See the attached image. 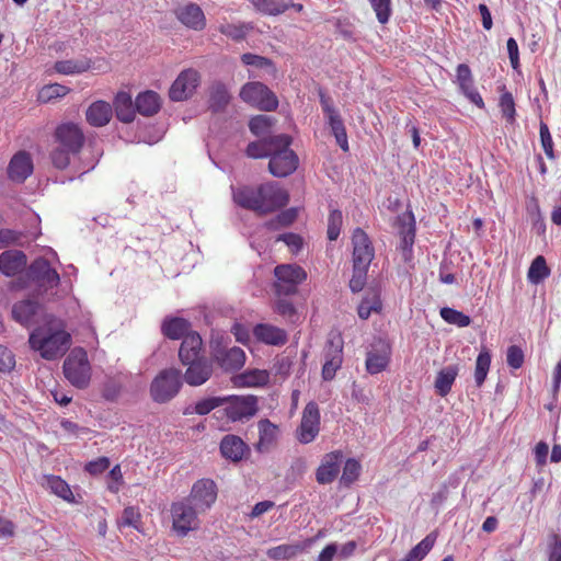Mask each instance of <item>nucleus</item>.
<instances>
[{
  "mask_svg": "<svg viewBox=\"0 0 561 561\" xmlns=\"http://www.w3.org/2000/svg\"><path fill=\"white\" fill-rule=\"evenodd\" d=\"M162 102L160 95L152 91L146 90L140 92L135 100L137 113L142 116H153L161 108Z\"/></svg>",
  "mask_w": 561,
  "mask_h": 561,
  "instance_id": "30",
  "label": "nucleus"
},
{
  "mask_svg": "<svg viewBox=\"0 0 561 561\" xmlns=\"http://www.w3.org/2000/svg\"><path fill=\"white\" fill-rule=\"evenodd\" d=\"M187 366L182 381L184 380L192 387L204 385L213 375V365L206 358H201L192 363L184 364Z\"/></svg>",
  "mask_w": 561,
  "mask_h": 561,
  "instance_id": "22",
  "label": "nucleus"
},
{
  "mask_svg": "<svg viewBox=\"0 0 561 561\" xmlns=\"http://www.w3.org/2000/svg\"><path fill=\"white\" fill-rule=\"evenodd\" d=\"M439 314L445 322L457 325L458 328H466L471 323L469 316L450 307H443L439 310Z\"/></svg>",
  "mask_w": 561,
  "mask_h": 561,
  "instance_id": "48",
  "label": "nucleus"
},
{
  "mask_svg": "<svg viewBox=\"0 0 561 561\" xmlns=\"http://www.w3.org/2000/svg\"><path fill=\"white\" fill-rule=\"evenodd\" d=\"M43 306L35 299L26 298L12 305V319L28 329L37 323V317L42 312Z\"/></svg>",
  "mask_w": 561,
  "mask_h": 561,
  "instance_id": "16",
  "label": "nucleus"
},
{
  "mask_svg": "<svg viewBox=\"0 0 561 561\" xmlns=\"http://www.w3.org/2000/svg\"><path fill=\"white\" fill-rule=\"evenodd\" d=\"M42 484L62 500L73 502V494L69 484L60 477L54 474L44 476Z\"/></svg>",
  "mask_w": 561,
  "mask_h": 561,
  "instance_id": "38",
  "label": "nucleus"
},
{
  "mask_svg": "<svg viewBox=\"0 0 561 561\" xmlns=\"http://www.w3.org/2000/svg\"><path fill=\"white\" fill-rule=\"evenodd\" d=\"M71 335L61 323L49 321L37 325L28 334V346L39 354L43 359L56 360L61 358L71 346Z\"/></svg>",
  "mask_w": 561,
  "mask_h": 561,
  "instance_id": "1",
  "label": "nucleus"
},
{
  "mask_svg": "<svg viewBox=\"0 0 561 561\" xmlns=\"http://www.w3.org/2000/svg\"><path fill=\"white\" fill-rule=\"evenodd\" d=\"M436 537L437 536L435 533H430L426 537H424L409 551L411 553V558H414V560L417 561L423 560L434 547Z\"/></svg>",
  "mask_w": 561,
  "mask_h": 561,
  "instance_id": "53",
  "label": "nucleus"
},
{
  "mask_svg": "<svg viewBox=\"0 0 561 561\" xmlns=\"http://www.w3.org/2000/svg\"><path fill=\"white\" fill-rule=\"evenodd\" d=\"M34 164L30 152L20 150L11 158L7 173L8 178L14 183H24L33 173Z\"/></svg>",
  "mask_w": 561,
  "mask_h": 561,
  "instance_id": "18",
  "label": "nucleus"
},
{
  "mask_svg": "<svg viewBox=\"0 0 561 561\" xmlns=\"http://www.w3.org/2000/svg\"><path fill=\"white\" fill-rule=\"evenodd\" d=\"M275 118L268 115H256L253 116L249 122L250 131L259 138L274 136L271 134V128Z\"/></svg>",
  "mask_w": 561,
  "mask_h": 561,
  "instance_id": "43",
  "label": "nucleus"
},
{
  "mask_svg": "<svg viewBox=\"0 0 561 561\" xmlns=\"http://www.w3.org/2000/svg\"><path fill=\"white\" fill-rule=\"evenodd\" d=\"M175 15L183 25L193 31H202L206 26L205 14L196 3L180 7L176 9Z\"/></svg>",
  "mask_w": 561,
  "mask_h": 561,
  "instance_id": "24",
  "label": "nucleus"
},
{
  "mask_svg": "<svg viewBox=\"0 0 561 561\" xmlns=\"http://www.w3.org/2000/svg\"><path fill=\"white\" fill-rule=\"evenodd\" d=\"M539 136H540L541 147H542L546 156L549 159L553 160L556 158V154H554V150H553L552 136L550 134L548 125L543 122H540V125H539Z\"/></svg>",
  "mask_w": 561,
  "mask_h": 561,
  "instance_id": "57",
  "label": "nucleus"
},
{
  "mask_svg": "<svg viewBox=\"0 0 561 561\" xmlns=\"http://www.w3.org/2000/svg\"><path fill=\"white\" fill-rule=\"evenodd\" d=\"M190 322L180 317H165L161 324L162 334L170 340H180L188 334Z\"/></svg>",
  "mask_w": 561,
  "mask_h": 561,
  "instance_id": "36",
  "label": "nucleus"
},
{
  "mask_svg": "<svg viewBox=\"0 0 561 561\" xmlns=\"http://www.w3.org/2000/svg\"><path fill=\"white\" fill-rule=\"evenodd\" d=\"M525 360V355L520 346L511 345L506 351V363L512 369L522 368Z\"/></svg>",
  "mask_w": 561,
  "mask_h": 561,
  "instance_id": "60",
  "label": "nucleus"
},
{
  "mask_svg": "<svg viewBox=\"0 0 561 561\" xmlns=\"http://www.w3.org/2000/svg\"><path fill=\"white\" fill-rule=\"evenodd\" d=\"M232 188L233 202L245 209L260 211L261 205L259 204V187L254 188L251 186H240Z\"/></svg>",
  "mask_w": 561,
  "mask_h": 561,
  "instance_id": "33",
  "label": "nucleus"
},
{
  "mask_svg": "<svg viewBox=\"0 0 561 561\" xmlns=\"http://www.w3.org/2000/svg\"><path fill=\"white\" fill-rule=\"evenodd\" d=\"M550 275V268L542 255L536 256L528 270L527 278L529 283L538 285Z\"/></svg>",
  "mask_w": 561,
  "mask_h": 561,
  "instance_id": "41",
  "label": "nucleus"
},
{
  "mask_svg": "<svg viewBox=\"0 0 561 561\" xmlns=\"http://www.w3.org/2000/svg\"><path fill=\"white\" fill-rule=\"evenodd\" d=\"M225 404V399L222 397H208L197 401L193 408V412L198 415H206L216 408L222 407ZM185 414L192 413L190 408H187L184 412Z\"/></svg>",
  "mask_w": 561,
  "mask_h": 561,
  "instance_id": "49",
  "label": "nucleus"
},
{
  "mask_svg": "<svg viewBox=\"0 0 561 561\" xmlns=\"http://www.w3.org/2000/svg\"><path fill=\"white\" fill-rule=\"evenodd\" d=\"M27 278L35 284L41 295L48 294L60 284L58 272L44 257H36L26 271Z\"/></svg>",
  "mask_w": 561,
  "mask_h": 561,
  "instance_id": "6",
  "label": "nucleus"
},
{
  "mask_svg": "<svg viewBox=\"0 0 561 561\" xmlns=\"http://www.w3.org/2000/svg\"><path fill=\"white\" fill-rule=\"evenodd\" d=\"M324 358L322 378L328 381L335 377L337 369L341 368L343 363V342L340 337L332 339L328 342Z\"/></svg>",
  "mask_w": 561,
  "mask_h": 561,
  "instance_id": "19",
  "label": "nucleus"
},
{
  "mask_svg": "<svg viewBox=\"0 0 561 561\" xmlns=\"http://www.w3.org/2000/svg\"><path fill=\"white\" fill-rule=\"evenodd\" d=\"M202 345V337L198 333L193 332L186 334L183 337L179 350V357L181 363L186 364L203 358L201 356Z\"/></svg>",
  "mask_w": 561,
  "mask_h": 561,
  "instance_id": "26",
  "label": "nucleus"
},
{
  "mask_svg": "<svg viewBox=\"0 0 561 561\" xmlns=\"http://www.w3.org/2000/svg\"><path fill=\"white\" fill-rule=\"evenodd\" d=\"M259 440L255 448L259 453L268 451L276 443L279 428L276 424L272 423L268 419H262L257 422Z\"/></svg>",
  "mask_w": 561,
  "mask_h": 561,
  "instance_id": "27",
  "label": "nucleus"
},
{
  "mask_svg": "<svg viewBox=\"0 0 561 561\" xmlns=\"http://www.w3.org/2000/svg\"><path fill=\"white\" fill-rule=\"evenodd\" d=\"M253 335L266 345L282 346L287 342L286 331L268 323L256 324L253 328Z\"/></svg>",
  "mask_w": 561,
  "mask_h": 561,
  "instance_id": "25",
  "label": "nucleus"
},
{
  "mask_svg": "<svg viewBox=\"0 0 561 561\" xmlns=\"http://www.w3.org/2000/svg\"><path fill=\"white\" fill-rule=\"evenodd\" d=\"M113 115V107L105 101H95L87 110L85 117L90 125L102 127L108 124Z\"/></svg>",
  "mask_w": 561,
  "mask_h": 561,
  "instance_id": "31",
  "label": "nucleus"
},
{
  "mask_svg": "<svg viewBox=\"0 0 561 561\" xmlns=\"http://www.w3.org/2000/svg\"><path fill=\"white\" fill-rule=\"evenodd\" d=\"M288 193L276 182L259 186L260 213L266 214L284 207L288 203Z\"/></svg>",
  "mask_w": 561,
  "mask_h": 561,
  "instance_id": "11",
  "label": "nucleus"
},
{
  "mask_svg": "<svg viewBox=\"0 0 561 561\" xmlns=\"http://www.w3.org/2000/svg\"><path fill=\"white\" fill-rule=\"evenodd\" d=\"M276 241L284 242L293 253H298L302 249V238L294 232L278 234Z\"/></svg>",
  "mask_w": 561,
  "mask_h": 561,
  "instance_id": "63",
  "label": "nucleus"
},
{
  "mask_svg": "<svg viewBox=\"0 0 561 561\" xmlns=\"http://www.w3.org/2000/svg\"><path fill=\"white\" fill-rule=\"evenodd\" d=\"M216 499V483L211 479H201L193 484L191 493L185 500L204 513L213 506Z\"/></svg>",
  "mask_w": 561,
  "mask_h": 561,
  "instance_id": "12",
  "label": "nucleus"
},
{
  "mask_svg": "<svg viewBox=\"0 0 561 561\" xmlns=\"http://www.w3.org/2000/svg\"><path fill=\"white\" fill-rule=\"evenodd\" d=\"M252 3L263 14L279 15L288 10L290 0H252Z\"/></svg>",
  "mask_w": 561,
  "mask_h": 561,
  "instance_id": "44",
  "label": "nucleus"
},
{
  "mask_svg": "<svg viewBox=\"0 0 561 561\" xmlns=\"http://www.w3.org/2000/svg\"><path fill=\"white\" fill-rule=\"evenodd\" d=\"M69 88L59 83L44 85L38 92V100L48 103L53 100L65 96L69 93Z\"/></svg>",
  "mask_w": 561,
  "mask_h": 561,
  "instance_id": "50",
  "label": "nucleus"
},
{
  "mask_svg": "<svg viewBox=\"0 0 561 561\" xmlns=\"http://www.w3.org/2000/svg\"><path fill=\"white\" fill-rule=\"evenodd\" d=\"M62 370L66 379L76 388L84 389L91 380V365L87 351L75 347L66 357Z\"/></svg>",
  "mask_w": 561,
  "mask_h": 561,
  "instance_id": "3",
  "label": "nucleus"
},
{
  "mask_svg": "<svg viewBox=\"0 0 561 561\" xmlns=\"http://www.w3.org/2000/svg\"><path fill=\"white\" fill-rule=\"evenodd\" d=\"M391 346L382 340L376 339L366 355V369L370 375H377L383 371L390 362Z\"/></svg>",
  "mask_w": 561,
  "mask_h": 561,
  "instance_id": "15",
  "label": "nucleus"
},
{
  "mask_svg": "<svg viewBox=\"0 0 561 561\" xmlns=\"http://www.w3.org/2000/svg\"><path fill=\"white\" fill-rule=\"evenodd\" d=\"M221 366L227 370H238L245 363V353L238 346L230 347L221 356Z\"/></svg>",
  "mask_w": 561,
  "mask_h": 561,
  "instance_id": "42",
  "label": "nucleus"
},
{
  "mask_svg": "<svg viewBox=\"0 0 561 561\" xmlns=\"http://www.w3.org/2000/svg\"><path fill=\"white\" fill-rule=\"evenodd\" d=\"M353 267L369 268L375 257V249L368 234L356 228L352 236Z\"/></svg>",
  "mask_w": 561,
  "mask_h": 561,
  "instance_id": "14",
  "label": "nucleus"
},
{
  "mask_svg": "<svg viewBox=\"0 0 561 561\" xmlns=\"http://www.w3.org/2000/svg\"><path fill=\"white\" fill-rule=\"evenodd\" d=\"M201 77L197 70L188 68L180 72L169 90L173 102H182L191 98L197 89Z\"/></svg>",
  "mask_w": 561,
  "mask_h": 561,
  "instance_id": "13",
  "label": "nucleus"
},
{
  "mask_svg": "<svg viewBox=\"0 0 561 561\" xmlns=\"http://www.w3.org/2000/svg\"><path fill=\"white\" fill-rule=\"evenodd\" d=\"M182 373L176 368L161 370L150 385V394L154 402L165 403L172 400L182 387Z\"/></svg>",
  "mask_w": 561,
  "mask_h": 561,
  "instance_id": "4",
  "label": "nucleus"
},
{
  "mask_svg": "<svg viewBox=\"0 0 561 561\" xmlns=\"http://www.w3.org/2000/svg\"><path fill=\"white\" fill-rule=\"evenodd\" d=\"M276 290L280 295H293L297 287L307 278L306 271L297 264H280L274 270Z\"/></svg>",
  "mask_w": 561,
  "mask_h": 561,
  "instance_id": "8",
  "label": "nucleus"
},
{
  "mask_svg": "<svg viewBox=\"0 0 561 561\" xmlns=\"http://www.w3.org/2000/svg\"><path fill=\"white\" fill-rule=\"evenodd\" d=\"M231 94L227 85L222 82H215L209 89V110L217 114L226 111L230 103Z\"/></svg>",
  "mask_w": 561,
  "mask_h": 561,
  "instance_id": "34",
  "label": "nucleus"
},
{
  "mask_svg": "<svg viewBox=\"0 0 561 561\" xmlns=\"http://www.w3.org/2000/svg\"><path fill=\"white\" fill-rule=\"evenodd\" d=\"M116 118L122 123H131L137 112L135 102L128 92L119 91L114 99L113 106Z\"/></svg>",
  "mask_w": 561,
  "mask_h": 561,
  "instance_id": "28",
  "label": "nucleus"
},
{
  "mask_svg": "<svg viewBox=\"0 0 561 561\" xmlns=\"http://www.w3.org/2000/svg\"><path fill=\"white\" fill-rule=\"evenodd\" d=\"M320 104L332 135L346 130L340 112L333 105L332 100L324 93H320Z\"/></svg>",
  "mask_w": 561,
  "mask_h": 561,
  "instance_id": "35",
  "label": "nucleus"
},
{
  "mask_svg": "<svg viewBox=\"0 0 561 561\" xmlns=\"http://www.w3.org/2000/svg\"><path fill=\"white\" fill-rule=\"evenodd\" d=\"M222 399H225L226 415L232 422L249 420L259 410L257 398L253 394L222 396Z\"/></svg>",
  "mask_w": 561,
  "mask_h": 561,
  "instance_id": "9",
  "label": "nucleus"
},
{
  "mask_svg": "<svg viewBox=\"0 0 561 561\" xmlns=\"http://www.w3.org/2000/svg\"><path fill=\"white\" fill-rule=\"evenodd\" d=\"M302 547L300 545H279L273 548H270L266 551V554L270 559L275 561H286L302 551Z\"/></svg>",
  "mask_w": 561,
  "mask_h": 561,
  "instance_id": "45",
  "label": "nucleus"
},
{
  "mask_svg": "<svg viewBox=\"0 0 561 561\" xmlns=\"http://www.w3.org/2000/svg\"><path fill=\"white\" fill-rule=\"evenodd\" d=\"M172 528L180 537H185L190 531L198 527V514L201 513L185 499L171 504Z\"/></svg>",
  "mask_w": 561,
  "mask_h": 561,
  "instance_id": "7",
  "label": "nucleus"
},
{
  "mask_svg": "<svg viewBox=\"0 0 561 561\" xmlns=\"http://www.w3.org/2000/svg\"><path fill=\"white\" fill-rule=\"evenodd\" d=\"M368 2L376 14L377 21L380 24H387L392 15V1L368 0Z\"/></svg>",
  "mask_w": 561,
  "mask_h": 561,
  "instance_id": "52",
  "label": "nucleus"
},
{
  "mask_svg": "<svg viewBox=\"0 0 561 561\" xmlns=\"http://www.w3.org/2000/svg\"><path fill=\"white\" fill-rule=\"evenodd\" d=\"M76 154V152L57 145L50 153L51 163L57 169H66L70 163L71 157H75Z\"/></svg>",
  "mask_w": 561,
  "mask_h": 561,
  "instance_id": "55",
  "label": "nucleus"
},
{
  "mask_svg": "<svg viewBox=\"0 0 561 561\" xmlns=\"http://www.w3.org/2000/svg\"><path fill=\"white\" fill-rule=\"evenodd\" d=\"M343 461V453L334 450L323 456L316 471V480L319 484H330L337 477Z\"/></svg>",
  "mask_w": 561,
  "mask_h": 561,
  "instance_id": "20",
  "label": "nucleus"
},
{
  "mask_svg": "<svg viewBox=\"0 0 561 561\" xmlns=\"http://www.w3.org/2000/svg\"><path fill=\"white\" fill-rule=\"evenodd\" d=\"M279 134L259 138L257 140L249 142L245 153L252 159L270 158L276 145H278Z\"/></svg>",
  "mask_w": 561,
  "mask_h": 561,
  "instance_id": "32",
  "label": "nucleus"
},
{
  "mask_svg": "<svg viewBox=\"0 0 561 561\" xmlns=\"http://www.w3.org/2000/svg\"><path fill=\"white\" fill-rule=\"evenodd\" d=\"M491 359V352L486 347H482L476 359L474 381L477 387H481L484 383L490 370Z\"/></svg>",
  "mask_w": 561,
  "mask_h": 561,
  "instance_id": "40",
  "label": "nucleus"
},
{
  "mask_svg": "<svg viewBox=\"0 0 561 561\" xmlns=\"http://www.w3.org/2000/svg\"><path fill=\"white\" fill-rule=\"evenodd\" d=\"M461 93L474 105H477L479 108L484 107V102L480 93L474 87V81L461 83L458 85Z\"/></svg>",
  "mask_w": 561,
  "mask_h": 561,
  "instance_id": "61",
  "label": "nucleus"
},
{
  "mask_svg": "<svg viewBox=\"0 0 561 561\" xmlns=\"http://www.w3.org/2000/svg\"><path fill=\"white\" fill-rule=\"evenodd\" d=\"M249 450L247 444L236 435H226L220 443V453L222 457L233 462L240 461Z\"/></svg>",
  "mask_w": 561,
  "mask_h": 561,
  "instance_id": "29",
  "label": "nucleus"
},
{
  "mask_svg": "<svg viewBox=\"0 0 561 561\" xmlns=\"http://www.w3.org/2000/svg\"><path fill=\"white\" fill-rule=\"evenodd\" d=\"M26 264V254L21 250H5L0 254V273L5 277L16 276Z\"/></svg>",
  "mask_w": 561,
  "mask_h": 561,
  "instance_id": "23",
  "label": "nucleus"
},
{
  "mask_svg": "<svg viewBox=\"0 0 561 561\" xmlns=\"http://www.w3.org/2000/svg\"><path fill=\"white\" fill-rule=\"evenodd\" d=\"M253 28L249 23H224L218 26V31L227 37L240 42L245 38L248 33Z\"/></svg>",
  "mask_w": 561,
  "mask_h": 561,
  "instance_id": "47",
  "label": "nucleus"
},
{
  "mask_svg": "<svg viewBox=\"0 0 561 561\" xmlns=\"http://www.w3.org/2000/svg\"><path fill=\"white\" fill-rule=\"evenodd\" d=\"M24 233L14 229H0V249L21 245Z\"/></svg>",
  "mask_w": 561,
  "mask_h": 561,
  "instance_id": "56",
  "label": "nucleus"
},
{
  "mask_svg": "<svg viewBox=\"0 0 561 561\" xmlns=\"http://www.w3.org/2000/svg\"><path fill=\"white\" fill-rule=\"evenodd\" d=\"M500 107H501L503 117L508 123H511V124L514 123L515 116H516V110H515V102H514L513 95L510 92H506L501 95Z\"/></svg>",
  "mask_w": 561,
  "mask_h": 561,
  "instance_id": "59",
  "label": "nucleus"
},
{
  "mask_svg": "<svg viewBox=\"0 0 561 561\" xmlns=\"http://www.w3.org/2000/svg\"><path fill=\"white\" fill-rule=\"evenodd\" d=\"M343 224V215L339 209H333L330 211L328 217V239L330 241H335L340 237L341 228Z\"/></svg>",
  "mask_w": 561,
  "mask_h": 561,
  "instance_id": "54",
  "label": "nucleus"
},
{
  "mask_svg": "<svg viewBox=\"0 0 561 561\" xmlns=\"http://www.w3.org/2000/svg\"><path fill=\"white\" fill-rule=\"evenodd\" d=\"M55 138L57 145L76 153L80 152L84 144L83 131L73 123H64L59 125L56 128Z\"/></svg>",
  "mask_w": 561,
  "mask_h": 561,
  "instance_id": "17",
  "label": "nucleus"
},
{
  "mask_svg": "<svg viewBox=\"0 0 561 561\" xmlns=\"http://www.w3.org/2000/svg\"><path fill=\"white\" fill-rule=\"evenodd\" d=\"M458 371L457 365H449L438 371L434 386L440 397H446L450 392Z\"/></svg>",
  "mask_w": 561,
  "mask_h": 561,
  "instance_id": "37",
  "label": "nucleus"
},
{
  "mask_svg": "<svg viewBox=\"0 0 561 561\" xmlns=\"http://www.w3.org/2000/svg\"><path fill=\"white\" fill-rule=\"evenodd\" d=\"M239 96L244 103L263 112H272L278 107L276 94L260 81H250L243 84Z\"/></svg>",
  "mask_w": 561,
  "mask_h": 561,
  "instance_id": "5",
  "label": "nucleus"
},
{
  "mask_svg": "<svg viewBox=\"0 0 561 561\" xmlns=\"http://www.w3.org/2000/svg\"><path fill=\"white\" fill-rule=\"evenodd\" d=\"M360 471H362L360 463L354 458H348L345 461L344 467H343V472H342V477L340 480L341 484H343L345 486L351 485L352 483H354L357 480Z\"/></svg>",
  "mask_w": 561,
  "mask_h": 561,
  "instance_id": "51",
  "label": "nucleus"
},
{
  "mask_svg": "<svg viewBox=\"0 0 561 561\" xmlns=\"http://www.w3.org/2000/svg\"><path fill=\"white\" fill-rule=\"evenodd\" d=\"M382 308V302L380 297L377 294H373L371 296H365L357 308L358 317L362 320H367L373 312H380Z\"/></svg>",
  "mask_w": 561,
  "mask_h": 561,
  "instance_id": "46",
  "label": "nucleus"
},
{
  "mask_svg": "<svg viewBox=\"0 0 561 561\" xmlns=\"http://www.w3.org/2000/svg\"><path fill=\"white\" fill-rule=\"evenodd\" d=\"M396 225L398 227V232L401 239L400 249L404 255L411 254L416 230L413 213L410 210L398 215L396 218Z\"/></svg>",
  "mask_w": 561,
  "mask_h": 561,
  "instance_id": "21",
  "label": "nucleus"
},
{
  "mask_svg": "<svg viewBox=\"0 0 561 561\" xmlns=\"http://www.w3.org/2000/svg\"><path fill=\"white\" fill-rule=\"evenodd\" d=\"M241 61L247 66H251L257 69H266L273 67L271 59L252 53L243 54L241 56Z\"/></svg>",
  "mask_w": 561,
  "mask_h": 561,
  "instance_id": "62",
  "label": "nucleus"
},
{
  "mask_svg": "<svg viewBox=\"0 0 561 561\" xmlns=\"http://www.w3.org/2000/svg\"><path fill=\"white\" fill-rule=\"evenodd\" d=\"M90 60L87 58L58 60L54 65L55 71L65 76L82 73L90 69Z\"/></svg>",
  "mask_w": 561,
  "mask_h": 561,
  "instance_id": "39",
  "label": "nucleus"
},
{
  "mask_svg": "<svg viewBox=\"0 0 561 561\" xmlns=\"http://www.w3.org/2000/svg\"><path fill=\"white\" fill-rule=\"evenodd\" d=\"M548 561H561V537L552 535L548 545Z\"/></svg>",
  "mask_w": 561,
  "mask_h": 561,
  "instance_id": "64",
  "label": "nucleus"
},
{
  "mask_svg": "<svg viewBox=\"0 0 561 561\" xmlns=\"http://www.w3.org/2000/svg\"><path fill=\"white\" fill-rule=\"evenodd\" d=\"M140 518L141 516L138 508L134 506H127L124 508L122 513V516L119 518V525L123 527H133L135 529H138Z\"/></svg>",
  "mask_w": 561,
  "mask_h": 561,
  "instance_id": "58",
  "label": "nucleus"
},
{
  "mask_svg": "<svg viewBox=\"0 0 561 561\" xmlns=\"http://www.w3.org/2000/svg\"><path fill=\"white\" fill-rule=\"evenodd\" d=\"M293 138L287 134H279L278 145L275 146L270 156L268 171L275 178H286L293 174L298 165L299 158L290 149Z\"/></svg>",
  "mask_w": 561,
  "mask_h": 561,
  "instance_id": "2",
  "label": "nucleus"
},
{
  "mask_svg": "<svg viewBox=\"0 0 561 561\" xmlns=\"http://www.w3.org/2000/svg\"><path fill=\"white\" fill-rule=\"evenodd\" d=\"M320 432V410L314 401L306 404L300 425L296 431V438L300 444H309L313 442Z\"/></svg>",
  "mask_w": 561,
  "mask_h": 561,
  "instance_id": "10",
  "label": "nucleus"
}]
</instances>
